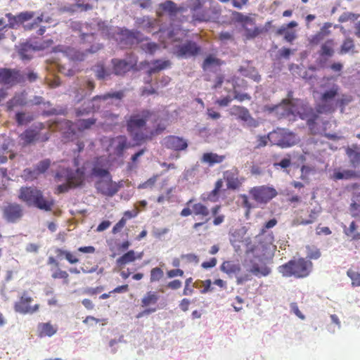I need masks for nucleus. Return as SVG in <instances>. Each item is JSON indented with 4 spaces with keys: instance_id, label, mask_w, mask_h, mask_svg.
<instances>
[{
    "instance_id": "nucleus-16",
    "label": "nucleus",
    "mask_w": 360,
    "mask_h": 360,
    "mask_svg": "<svg viewBox=\"0 0 360 360\" xmlns=\"http://www.w3.org/2000/svg\"><path fill=\"white\" fill-rule=\"evenodd\" d=\"M223 176L226 182L227 188L231 190L239 188L245 181V178L239 176V170L235 167L225 171L223 174Z\"/></svg>"
},
{
    "instance_id": "nucleus-4",
    "label": "nucleus",
    "mask_w": 360,
    "mask_h": 360,
    "mask_svg": "<svg viewBox=\"0 0 360 360\" xmlns=\"http://www.w3.org/2000/svg\"><path fill=\"white\" fill-rule=\"evenodd\" d=\"M312 268V263L304 258L291 259L278 267V271L284 277L302 278L308 276Z\"/></svg>"
},
{
    "instance_id": "nucleus-24",
    "label": "nucleus",
    "mask_w": 360,
    "mask_h": 360,
    "mask_svg": "<svg viewBox=\"0 0 360 360\" xmlns=\"http://www.w3.org/2000/svg\"><path fill=\"white\" fill-rule=\"evenodd\" d=\"M113 72L117 75H122L130 70V65L125 60L121 59H112Z\"/></svg>"
},
{
    "instance_id": "nucleus-52",
    "label": "nucleus",
    "mask_w": 360,
    "mask_h": 360,
    "mask_svg": "<svg viewBox=\"0 0 360 360\" xmlns=\"http://www.w3.org/2000/svg\"><path fill=\"white\" fill-rule=\"evenodd\" d=\"M91 174L93 176L99 178H108V176H111L110 173L108 170V168H101L98 166H94L91 170Z\"/></svg>"
},
{
    "instance_id": "nucleus-56",
    "label": "nucleus",
    "mask_w": 360,
    "mask_h": 360,
    "mask_svg": "<svg viewBox=\"0 0 360 360\" xmlns=\"http://www.w3.org/2000/svg\"><path fill=\"white\" fill-rule=\"evenodd\" d=\"M319 213H320V210H316V209L311 210L310 211V213L309 215V219L302 220L300 222V224L307 225V224L314 223L316 220Z\"/></svg>"
},
{
    "instance_id": "nucleus-21",
    "label": "nucleus",
    "mask_w": 360,
    "mask_h": 360,
    "mask_svg": "<svg viewBox=\"0 0 360 360\" xmlns=\"http://www.w3.org/2000/svg\"><path fill=\"white\" fill-rule=\"evenodd\" d=\"M57 331V325H53L51 322L39 323L37 328V335L41 338L51 337L54 335Z\"/></svg>"
},
{
    "instance_id": "nucleus-63",
    "label": "nucleus",
    "mask_w": 360,
    "mask_h": 360,
    "mask_svg": "<svg viewBox=\"0 0 360 360\" xmlns=\"http://www.w3.org/2000/svg\"><path fill=\"white\" fill-rule=\"evenodd\" d=\"M321 257V252L316 248H307V257L310 259H317Z\"/></svg>"
},
{
    "instance_id": "nucleus-31",
    "label": "nucleus",
    "mask_w": 360,
    "mask_h": 360,
    "mask_svg": "<svg viewBox=\"0 0 360 360\" xmlns=\"http://www.w3.org/2000/svg\"><path fill=\"white\" fill-rule=\"evenodd\" d=\"M224 64V61L216 58L213 55L207 56L202 63V68L204 71L208 70L212 67H220Z\"/></svg>"
},
{
    "instance_id": "nucleus-11",
    "label": "nucleus",
    "mask_w": 360,
    "mask_h": 360,
    "mask_svg": "<svg viewBox=\"0 0 360 360\" xmlns=\"http://www.w3.org/2000/svg\"><path fill=\"white\" fill-rule=\"evenodd\" d=\"M24 214L22 206L16 202H9L2 208L4 219L8 223H16Z\"/></svg>"
},
{
    "instance_id": "nucleus-5",
    "label": "nucleus",
    "mask_w": 360,
    "mask_h": 360,
    "mask_svg": "<svg viewBox=\"0 0 360 360\" xmlns=\"http://www.w3.org/2000/svg\"><path fill=\"white\" fill-rule=\"evenodd\" d=\"M55 180L59 181H68L72 188L82 186L86 180V169L84 166L72 171L69 168L62 169L55 174Z\"/></svg>"
},
{
    "instance_id": "nucleus-6",
    "label": "nucleus",
    "mask_w": 360,
    "mask_h": 360,
    "mask_svg": "<svg viewBox=\"0 0 360 360\" xmlns=\"http://www.w3.org/2000/svg\"><path fill=\"white\" fill-rule=\"evenodd\" d=\"M271 145H276L282 148H290L297 143L296 134L288 129L277 128L270 132Z\"/></svg>"
},
{
    "instance_id": "nucleus-53",
    "label": "nucleus",
    "mask_w": 360,
    "mask_h": 360,
    "mask_svg": "<svg viewBox=\"0 0 360 360\" xmlns=\"http://www.w3.org/2000/svg\"><path fill=\"white\" fill-rule=\"evenodd\" d=\"M159 176H160L159 174L153 175L152 177L149 178L147 181L140 184L138 186V188L139 189L152 188L155 186Z\"/></svg>"
},
{
    "instance_id": "nucleus-7",
    "label": "nucleus",
    "mask_w": 360,
    "mask_h": 360,
    "mask_svg": "<svg viewBox=\"0 0 360 360\" xmlns=\"http://www.w3.org/2000/svg\"><path fill=\"white\" fill-rule=\"evenodd\" d=\"M124 91L108 92L103 95L95 96L91 99V101L89 102L88 105L86 108H79L76 109L75 115L76 117H81L83 115H89L91 112L98 111L100 109V105H96L95 103H96L99 100L107 101L110 98L121 100L124 98Z\"/></svg>"
},
{
    "instance_id": "nucleus-33",
    "label": "nucleus",
    "mask_w": 360,
    "mask_h": 360,
    "mask_svg": "<svg viewBox=\"0 0 360 360\" xmlns=\"http://www.w3.org/2000/svg\"><path fill=\"white\" fill-rule=\"evenodd\" d=\"M152 64L153 66L151 67L148 71L149 75L158 72L162 70L169 68L171 66V62L169 60H155L152 62Z\"/></svg>"
},
{
    "instance_id": "nucleus-25",
    "label": "nucleus",
    "mask_w": 360,
    "mask_h": 360,
    "mask_svg": "<svg viewBox=\"0 0 360 360\" xmlns=\"http://www.w3.org/2000/svg\"><path fill=\"white\" fill-rule=\"evenodd\" d=\"M59 129L63 131V136L66 139H70L75 134V124L70 120H62L59 123Z\"/></svg>"
},
{
    "instance_id": "nucleus-34",
    "label": "nucleus",
    "mask_w": 360,
    "mask_h": 360,
    "mask_svg": "<svg viewBox=\"0 0 360 360\" xmlns=\"http://www.w3.org/2000/svg\"><path fill=\"white\" fill-rule=\"evenodd\" d=\"M159 300V296L155 292L148 291L141 299V307H148L151 305H155Z\"/></svg>"
},
{
    "instance_id": "nucleus-48",
    "label": "nucleus",
    "mask_w": 360,
    "mask_h": 360,
    "mask_svg": "<svg viewBox=\"0 0 360 360\" xmlns=\"http://www.w3.org/2000/svg\"><path fill=\"white\" fill-rule=\"evenodd\" d=\"M51 277L53 279H63L65 283H68L69 274L66 271L60 269L59 267L51 269Z\"/></svg>"
},
{
    "instance_id": "nucleus-62",
    "label": "nucleus",
    "mask_w": 360,
    "mask_h": 360,
    "mask_svg": "<svg viewBox=\"0 0 360 360\" xmlns=\"http://www.w3.org/2000/svg\"><path fill=\"white\" fill-rule=\"evenodd\" d=\"M34 13L32 11H25L18 14V20L21 22V24L31 20L34 18Z\"/></svg>"
},
{
    "instance_id": "nucleus-20",
    "label": "nucleus",
    "mask_w": 360,
    "mask_h": 360,
    "mask_svg": "<svg viewBox=\"0 0 360 360\" xmlns=\"http://www.w3.org/2000/svg\"><path fill=\"white\" fill-rule=\"evenodd\" d=\"M277 220L274 218L266 221L260 230L259 233L256 236L257 240L262 244L264 248H267L268 245H272L274 241V237L272 233H268L266 237V242L265 244H262V238L264 236L266 229H271L277 224Z\"/></svg>"
},
{
    "instance_id": "nucleus-13",
    "label": "nucleus",
    "mask_w": 360,
    "mask_h": 360,
    "mask_svg": "<svg viewBox=\"0 0 360 360\" xmlns=\"http://www.w3.org/2000/svg\"><path fill=\"white\" fill-rule=\"evenodd\" d=\"M229 114L246 122L248 127L255 128L259 126V122L251 115L249 110L245 107L233 105L230 108Z\"/></svg>"
},
{
    "instance_id": "nucleus-44",
    "label": "nucleus",
    "mask_w": 360,
    "mask_h": 360,
    "mask_svg": "<svg viewBox=\"0 0 360 360\" xmlns=\"http://www.w3.org/2000/svg\"><path fill=\"white\" fill-rule=\"evenodd\" d=\"M96 122V119L94 117L88 119H80L78 120L75 124L77 127L78 130L84 131L90 129Z\"/></svg>"
},
{
    "instance_id": "nucleus-38",
    "label": "nucleus",
    "mask_w": 360,
    "mask_h": 360,
    "mask_svg": "<svg viewBox=\"0 0 360 360\" xmlns=\"http://www.w3.org/2000/svg\"><path fill=\"white\" fill-rule=\"evenodd\" d=\"M245 30L244 36L246 39H252L259 36L262 32L263 28L254 25H247L243 27Z\"/></svg>"
},
{
    "instance_id": "nucleus-43",
    "label": "nucleus",
    "mask_w": 360,
    "mask_h": 360,
    "mask_svg": "<svg viewBox=\"0 0 360 360\" xmlns=\"http://www.w3.org/2000/svg\"><path fill=\"white\" fill-rule=\"evenodd\" d=\"M193 213L195 216L207 217L210 214V210L207 206L201 202H197L192 205Z\"/></svg>"
},
{
    "instance_id": "nucleus-51",
    "label": "nucleus",
    "mask_w": 360,
    "mask_h": 360,
    "mask_svg": "<svg viewBox=\"0 0 360 360\" xmlns=\"http://www.w3.org/2000/svg\"><path fill=\"white\" fill-rule=\"evenodd\" d=\"M346 153L350 159V162L354 167H356L360 164V152L355 151L352 148H348Z\"/></svg>"
},
{
    "instance_id": "nucleus-35",
    "label": "nucleus",
    "mask_w": 360,
    "mask_h": 360,
    "mask_svg": "<svg viewBox=\"0 0 360 360\" xmlns=\"http://www.w3.org/2000/svg\"><path fill=\"white\" fill-rule=\"evenodd\" d=\"M141 257V255H140L138 257H136L135 252L132 250L128 251L127 252L124 253L122 256L119 257L116 262L118 266H124L127 264L133 262L136 260V258L140 259Z\"/></svg>"
},
{
    "instance_id": "nucleus-1",
    "label": "nucleus",
    "mask_w": 360,
    "mask_h": 360,
    "mask_svg": "<svg viewBox=\"0 0 360 360\" xmlns=\"http://www.w3.org/2000/svg\"><path fill=\"white\" fill-rule=\"evenodd\" d=\"M153 115V111L142 109L132 113L127 118V131L134 141L142 143L151 140V136H147L146 124Z\"/></svg>"
},
{
    "instance_id": "nucleus-22",
    "label": "nucleus",
    "mask_w": 360,
    "mask_h": 360,
    "mask_svg": "<svg viewBox=\"0 0 360 360\" xmlns=\"http://www.w3.org/2000/svg\"><path fill=\"white\" fill-rule=\"evenodd\" d=\"M220 270L229 276L236 275L240 271L241 266L238 262L227 260L222 262Z\"/></svg>"
},
{
    "instance_id": "nucleus-19",
    "label": "nucleus",
    "mask_w": 360,
    "mask_h": 360,
    "mask_svg": "<svg viewBox=\"0 0 360 360\" xmlns=\"http://www.w3.org/2000/svg\"><path fill=\"white\" fill-rule=\"evenodd\" d=\"M21 79V75L18 70L0 68V84L14 85L19 83Z\"/></svg>"
},
{
    "instance_id": "nucleus-26",
    "label": "nucleus",
    "mask_w": 360,
    "mask_h": 360,
    "mask_svg": "<svg viewBox=\"0 0 360 360\" xmlns=\"http://www.w3.org/2000/svg\"><path fill=\"white\" fill-rule=\"evenodd\" d=\"M334 46V39H327L320 47V50L319 51V56L321 57H332L335 53Z\"/></svg>"
},
{
    "instance_id": "nucleus-18",
    "label": "nucleus",
    "mask_w": 360,
    "mask_h": 360,
    "mask_svg": "<svg viewBox=\"0 0 360 360\" xmlns=\"http://www.w3.org/2000/svg\"><path fill=\"white\" fill-rule=\"evenodd\" d=\"M162 145L166 148L175 151L184 150L188 148V143L186 140L174 135L166 136L163 139Z\"/></svg>"
},
{
    "instance_id": "nucleus-42",
    "label": "nucleus",
    "mask_w": 360,
    "mask_h": 360,
    "mask_svg": "<svg viewBox=\"0 0 360 360\" xmlns=\"http://www.w3.org/2000/svg\"><path fill=\"white\" fill-rule=\"evenodd\" d=\"M34 120V116L30 113L18 112L15 114V121L19 126L27 124Z\"/></svg>"
},
{
    "instance_id": "nucleus-47",
    "label": "nucleus",
    "mask_w": 360,
    "mask_h": 360,
    "mask_svg": "<svg viewBox=\"0 0 360 360\" xmlns=\"http://www.w3.org/2000/svg\"><path fill=\"white\" fill-rule=\"evenodd\" d=\"M269 142H271L270 132L267 135H257L254 149L257 150L264 148L268 145Z\"/></svg>"
},
{
    "instance_id": "nucleus-55",
    "label": "nucleus",
    "mask_w": 360,
    "mask_h": 360,
    "mask_svg": "<svg viewBox=\"0 0 360 360\" xmlns=\"http://www.w3.org/2000/svg\"><path fill=\"white\" fill-rule=\"evenodd\" d=\"M347 275L351 278L352 286H360V272L349 269Z\"/></svg>"
},
{
    "instance_id": "nucleus-36",
    "label": "nucleus",
    "mask_w": 360,
    "mask_h": 360,
    "mask_svg": "<svg viewBox=\"0 0 360 360\" xmlns=\"http://www.w3.org/2000/svg\"><path fill=\"white\" fill-rule=\"evenodd\" d=\"M95 89V83L91 79H84L80 84V89L82 90V92L80 94L81 96L79 99H82L84 97L89 95Z\"/></svg>"
},
{
    "instance_id": "nucleus-46",
    "label": "nucleus",
    "mask_w": 360,
    "mask_h": 360,
    "mask_svg": "<svg viewBox=\"0 0 360 360\" xmlns=\"http://www.w3.org/2000/svg\"><path fill=\"white\" fill-rule=\"evenodd\" d=\"M340 91V86L337 84H333L331 89L324 91L320 98L323 100L334 101L335 98L338 95Z\"/></svg>"
},
{
    "instance_id": "nucleus-14",
    "label": "nucleus",
    "mask_w": 360,
    "mask_h": 360,
    "mask_svg": "<svg viewBox=\"0 0 360 360\" xmlns=\"http://www.w3.org/2000/svg\"><path fill=\"white\" fill-rule=\"evenodd\" d=\"M32 302V297H30L27 292H24L19 300L15 302L14 309L16 312L22 314H33L39 310V305L35 304L31 307L30 303Z\"/></svg>"
},
{
    "instance_id": "nucleus-29",
    "label": "nucleus",
    "mask_w": 360,
    "mask_h": 360,
    "mask_svg": "<svg viewBox=\"0 0 360 360\" xmlns=\"http://www.w3.org/2000/svg\"><path fill=\"white\" fill-rule=\"evenodd\" d=\"M225 155H219L214 153H205L201 158V162L207 163L212 166L214 164L222 162L225 160Z\"/></svg>"
},
{
    "instance_id": "nucleus-37",
    "label": "nucleus",
    "mask_w": 360,
    "mask_h": 360,
    "mask_svg": "<svg viewBox=\"0 0 360 360\" xmlns=\"http://www.w3.org/2000/svg\"><path fill=\"white\" fill-rule=\"evenodd\" d=\"M357 225L355 221H352L349 227H344V233L349 237L352 240H360V232L356 231Z\"/></svg>"
},
{
    "instance_id": "nucleus-60",
    "label": "nucleus",
    "mask_w": 360,
    "mask_h": 360,
    "mask_svg": "<svg viewBox=\"0 0 360 360\" xmlns=\"http://www.w3.org/2000/svg\"><path fill=\"white\" fill-rule=\"evenodd\" d=\"M349 211L354 217L360 218V201H353L349 206Z\"/></svg>"
},
{
    "instance_id": "nucleus-15",
    "label": "nucleus",
    "mask_w": 360,
    "mask_h": 360,
    "mask_svg": "<svg viewBox=\"0 0 360 360\" xmlns=\"http://www.w3.org/2000/svg\"><path fill=\"white\" fill-rule=\"evenodd\" d=\"M103 49V44L94 43L89 48L86 49L85 52L80 51L75 48L68 47L65 49V55L73 61L84 60L87 53H95Z\"/></svg>"
},
{
    "instance_id": "nucleus-3",
    "label": "nucleus",
    "mask_w": 360,
    "mask_h": 360,
    "mask_svg": "<svg viewBox=\"0 0 360 360\" xmlns=\"http://www.w3.org/2000/svg\"><path fill=\"white\" fill-rule=\"evenodd\" d=\"M18 198L27 206H33L46 212L51 211L54 205V201L46 199L43 192L35 186L21 187Z\"/></svg>"
},
{
    "instance_id": "nucleus-39",
    "label": "nucleus",
    "mask_w": 360,
    "mask_h": 360,
    "mask_svg": "<svg viewBox=\"0 0 360 360\" xmlns=\"http://www.w3.org/2000/svg\"><path fill=\"white\" fill-rule=\"evenodd\" d=\"M34 49L28 43L22 44L18 50V54L22 60H30L32 57Z\"/></svg>"
},
{
    "instance_id": "nucleus-64",
    "label": "nucleus",
    "mask_w": 360,
    "mask_h": 360,
    "mask_svg": "<svg viewBox=\"0 0 360 360\" xmlns=\"http://www.w3.org/2000/svg\"><path fill=\"white\" fill-rule=\"evenodd\" d=\"M242 205L246 209V216H248L251 210L254 208L253 205L250 202L248 197L243 194L241 195Z\"/></svg>"
},
{
    "instance_id": "nucleus-27",
    "label": "nucleus",
    "mask_w": 360,
    "mask_h": 360,
    "mask_svg": "<svg viewBox=\"0 0 360 360\" xmlns=\"http://www.w3.org/2000/svg\"><path fill=\"white\" fill-rule=\"evenodd\" d=\"M27 103L26 97L24 94H15L7 102L6 108L8 111H11L15 107H22Z\"/></svg>"
},
{
    "instance_id": "nucleus-2",
    "label": "nucleus",
    "mask_w": 360,
    "mask_h": 360,
    "mask_svg": "<svg viewBox=\"0 0 360 360\" xmlns=\"http://www.w3.org/2000/svg\"><path fill=\"white\" fill-rule=\"evenodd\" d=\"M191 11L193 20L198 22H215L221 14V6L214 0H194Z\"/></svg>"
},
{
    "instance_id": "nucleus-10",
    "label": "nucleus",
    "mask_w": 360,
    "mask_h": 360,
    "mask_svg": "<svg viewBox=\"0 0 360 360\" xmlns=\"http://www.w3.org/2000/svg\"><path fill=\"white\" fill-rule=\"evenodd\" d=\"M120 186V183L114 182L112 180V176H108L106 179H101L95 184L97 192L107 197H112L115 195L118 192Z\"/></svg>"
},
{
    "instance_id": "nucleus-59",
    "label": "nucleus",
    "mask_w": 360,
    "mask_h": 360,
    "mask_svg": "<svg viewBox=\"0 0 360 360\" xmlns=\"http://www.w3.org/2000/svg\"><path fill=\"white\" fill-rule=\"evenodd\" d=\"M141 49L146 53L153 54L158 49V46L155 42H147L141 44Z\"/></svg>"
},
{
    "instance_id": "nucleus-23",
    "label": "nucleus",
    "mask_w": 360,
    "mask_h": 360,
    "mask_svg": "<svg viewBox=\"0 0 360 360\" xmlns=\"http://www.w3.org/2000/svg\"><path fill=\"white\" fill-rule=\"evenodd\" d=\"M337 108L336 101L331 100H323L320 98V103L316 106L319 113H332Z\"/></svg>"
},
{
    "instance_id": "nucleus-45",
    "label": "nucleus",
    "mask_w": 360,
    "mask_h": 360,
    "mask_svg": "<svg viewBox=\"0 0 360 360\" xmlns=\"http://www.w3.org/2000/svg\"><path fill=\"white\" fill-rule=\"evenodd\" d=\"M354 48L355 44L354 40L350 37H347L343 41L340 46L339 53L340 55L345 54L348 52L353 51Z\"/></svg>"
},
{
    "instance_id": "nucleus-49",
    "label": "nucleus",
    "mask_w": 360,
    "mask_h": 360,
    "mask_svg": "<svg viewBox=\"0 0 360 360\" xmlns=\"http://www.w3.org/2000/svg\"><path fill=\"white\" fill-rule=\"evenodd\" d=\"M164 276V271L160 267H154L150 271V282H159Z\"/></svg>"
},
{
    "instance_id": "nucleus-17",
    "label": "nucleus",
    "mask_w": 360,
    "mask_h": 360,
    "mask_svg": "<svg viewBox=\"0 0 360 360\" xmlns=\"http://www.w3.org/2000/svg\"><path fill=\"white\" fill-rule=\"evenodd\" d=\"M49 132H46L42 136H40L39 130L34 129H27L20 136V141L24 146L32 143L35 141H46L49 139Z\"/></svg>"
},
{
    "instance_id": "nucleus-9",
    "label": "nucleus",
    "mask_w": 360,
    "mask_h": 360,
    "mask_svg": "<svg viewBox=\"0 0 360 360\" xmlns=\"http://www.w3.org/2000/svg\"><path fill=\"white\" fill-rule=\"evenodd\" d=\"M108 141L106 150L110 157L121 158L123 156L124 150L130 147L127 138L124 135L110 138Z\"/></svg>"
},
{
    "instance_id": "nucleus-8",
    "label": "nucleus",
    "mask_w": 360,
    "mask_h": 360,
    "mask_svg": "<svg viewBox=\"0 0 360 360\" xmlns=\"http://www.w3.org/2000/svg\"><path fill=\"white\" fill-rule=\"evenodd\" d=\"M249 194L257 203L266 205L278 195V192L273 186L262 185L251 188Z\"/></svg>"
},
{
    "instance_id": "nucleus-30",
    "label": "nucleus",
    "mask_w": 360,
    "mask_h": 360,
    "mask_svg": "<svg viewBox=\"0 0 360 360\" xmlns=\"http://www.w3.org/2000/svg\"><path fill=\"white\" fill-rule=\"evenodd\" d=\"M359 177L358 173L354 170L347 169L342 172L335 171L333 174L332 179L335 181L340 179H352Z\"/></svg>"
},
{
    "instance_id": "nucleus-57",
    "label": "nucleus",
    "mask_w": 360,
    "mask_h": 360,
    "mask_svg": "<svg viewBox=\"0 0 360 360\" xmlns=\"http://www.w3.org/2000/svg\"><path fill=\"white\" fill-rule=\"evenodd\" d=\"M51 160L49 159H44L40 161L36 166L35 168L40 174H44L50 167Z\"/></svg>"
},
{
    "instance_id": "nucleus-40",
    "label": "nucleus",
    "mask_w": 360,
    "mask_h": 360,
    "mask_svg": "<svg viewBox=\"0 0 360 360\" xmlns=\"http://www.w3.org/2000/svg\"><path fill=\"white\" fill-rule=\"evenodd\" d=\"M98 1V0H75L76 2L75 6L82 12H86L93 10L94 8V5L91 1L97 3Z\"/></svg>"
},
{
    "instance_id": "nucleus-41",
    "label": "nucleus",
    "mask_w": 360,
    "mask_h": 360,
    "mask_svg": "<svg viewBox=\"0 0 360 360\" xmlns=\"http://www.w3.org/2000/svg\"><path fill=\"white\" fill-rule=\"evenodd\" d=\"M250 272L256 276H266L270 274L271 269L266 265L260 266L258 264H253Z\"/></svg>"
},
{
    "instance_id": "nucleus-50",
    "label": "nucleus",
    "mask_w": 360,
    "mask_h": 360,
    "mask_svg": "<svg viewBox=\"0 0 360 360\" xmlns=\"http://www.w3.org/2000/svg\"><path fill=\"white\" fill-rule=\"evenodd\" d=\"M234 16L236 20L242 24L243 27L247 25L252 26L255 25V20L252 18L245 15L241 13L236 12Z\"/></svg>"
},
{
    "instance_id": "nucleus-28",
    "label": "nucleus",
    "mask_w": 360,
    "mask_h": 360,
    "mask_svg": "<svg viewBox=\"0 0 360 360\" xmlns=\"http://www.w3.org/2000/svg\"><path fill=\"white\" fill-rule=\"evenodd\" d=\"M159 8L161 10V12H158L159 15H161L162 14V13H166L169 15L173 16L175 15L179 11V8H177L176 4L170 0H167L163 3H161L159 5Z\"/></svg>"
},
{
    "instance_id": "nucleus-54",
    "label": "nucleus",
    "mask_w": 360,
    "mask_h": 360,
    "mask_svg": "<svg viewBox=\"0 0 360 360\" xmlns=\"http://www.w3.org/2000/svg\"><path fill=\"white\" fill-rule=\"evenodd\" d=\"M39 175L40 174L35 167L33 169L27 168L23 171V176L26 180L33 181L37 179Z\"/></svg>"
},
{
    "instance_id": "nucleus-12",
    "label": "nucleus",
    "mask_w": 360,
    "mask_h": 360,
    "mask_svg": "<svg viewBox=\"0 0 360 360\" xmlns=\"http://www.w3.org/2000/svg\"><path fill=\"white\" fill-rule=\"evenodd\" d=\"M200 51L201 48L196 42L188 40L176 46L174 49V54L178 58H187L198 55Z\"/></svg>"
},
{
    "instance_id": "nucleus-61",
    "label": "nucleus",
    "mask_w": 360,
    "mask_h": 360,
    "mask_svg": "<svg viewBox=\"0 0 360 360\" xmlns=\"http://www.w3.org/2000/svg\"><path fill=\"white\" fill-rule=\"evenodd\" d=\"M6 17L8 19V26L11 28H14L17 25H19L21 24V22L18 20V15H13L12 13H8L6 14Z\"/></svg>"
},
{
    "instance_id": "nucleus-58",
    "label": "nucleus",
    "mask_w": 360,
    "mask_h": 360,
    "mask_svg": "<svg viewBox=\"0 0 360 360\" xmlns=\"http://www.w3.org/2000/svg\"><path fill=\"white\" fill-rule=\"evenodd\" d=\"M352 101V97L351 96L342 94L341 97L336 101V105L340 106L342 110H343L345 105L351 103Z\"/></svg>"
},
{
    "instance_id": "nucleus-32",
    "label": "nucleus",
    "mask_w": 360,
    "mask_h": 360,
    "mask_svg": "<svg viewBox=\"0 0 360 360\" xmlns=\"http://www.w3.org/2000/svg\"><path fill=\"white\" fill-rule=\"evenodd\" d=\"M90 70L93 71L95 77L97 79L101 80L105 79L106 77L110 76V72L105 68L104 65L101 63H98L95 65L92 66Z\"/></svg>"
}]
</instances>
